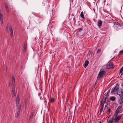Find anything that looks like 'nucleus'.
<instances>
[{"label": "nucleus", "mask_w": 123, "mask_h": 123, "mask_svg": "<svg viewBox=\"0 0 123 123\" xmlns=\"http://www.w3.org/2000/svg\"><path fill=\"white\" fill-rule=\"evenodd\" d=\"M105 73L106 72L105 71L102 70H100L97 79H99L105 76Z\"/></svg>", "instance_id": "1"}, {"label": "nucleus", "mask_w": 123, "mask_h": 123, "mask_svg": "<svg viewBox=\"0 0 123 123\" xmlns=\"http://www.w3.org/2000/svg\"><path fill=\"white\" fill-rule=\"evenodd\" d=\"M119 86L118 84H117L116 85V86L114 88H112L111 92V93L115 92L116 91L117 92L119 90Z\"/></svg>", "instance_id": "2"}, {"label": "nucleus", "mask_w": 123, "mask_h": 123, "mask_svg": "<svg viewBox=\"0 0 123 123\" xmlns=\"http://www.w3.org/2000/svg\"><path fill=\"white\" fill-rule=\"evenodd\" d=\"M114 25H115L116 27V29L117 31L118 30V29H120L122 26L121 24H120L119 23L117 22H115Z\"/></svg>", "instance_id": "3"}, {"label": "nucleus", "mask_w": 123, "mask_h": 123, "mask_svg": "<svg viewBox=\"0 0 123 123\" xmlns=\"http://www.w3.org/2000/svg\"><path fill=\"white\" fill-rule=\"evenodd\" d=\"M104 106H99V110L97 113V115L98 117H100L102 112L103 111Z\"/></svg>", "instance_id": "4"}, {"label": "nucleus", "mask_w": 123, "mask_h": 123, "mask_svg": "<svg viewBox=\"0 0 123 123\" xmlns=\"http://www.w3.org/2000/svg\"><path fill=\"white\" fill-rule=\"evenodd\" d=\"M117 94H118L120 97L123 96V89H121L117 92Z\"/></svg>", "instance_id": "5"}, {"label": "nucleus", "mask_w": 123, "mask_h": 123, "mask_svg": "<svg viewBox=\"0 0 123 123\" xmlns=\"http://www.w3.org/2000/svg\"><path fill=\"white\" fill-rule=\"evenodd\" d=\"M113 66L114 64L110 62L107 65L106 68L107 69H112L114 67Z\"/></svg>", "instance_id": "6"}, {"label": "nucleus", "mask_w": 123, "mask_h": 123, "mask_svg": "<svg viewBox=\"0 0 123 123\" xmlns=\"http://www.w3.org/2000/svg\"><path fill=\"white\" fill-rule=\"evenodd\" d=\"M10 33L11 37H12L13 36V31L12 29V26L11 25L9 27Z\"/></svg>", "instance_id": "7"}, {"label": "nucleus", "mask_w": 123, "mask_h": 123, "mask_svg": "<svg viewBox=\"0 0 123 123\" xmlns=\"http://www.w3.org/2000/svg\"><path fill=\"white\" fill-rule=\"evenodd\" d=\"M18 106L17 109V117H18L20 114L21 109V107L20 105H18Z\"/></svg>", "instance_id": "8"}, {"label": "nucleus", "mask_w": 123, "mask_h": 123, "mask_svg": "<svg viewBox=\"0 0 123 123\" xmlns=\"http://www.w3.org/2000/svg\"><path fill=\"white\" fill-rule=\"evenodd\" d=\"M107 120L108 123H112L113 121L114 118L113 117L112 118L110 117V116L108 118Z\"/></svg>", "instance_id": "9"}, {"label": "nucleus", "mask_w": 123, "mask_h": 123, "mask_svg": "<svg viewBox=\"0 0 123 123\" xmlns=\"http://www.w3.org/2000/svg\"><path fill=\"white\" fill-rule=\"evenodd\" d=\"M121 118V116L118 115L116 117H115L114 119V120L116 122H117Z\"/></svg>", "instance_id": "10"}, {"label": "nucleus", "mask_w": 123, "mask_h": 123, "mask_svg": "<svg viewBox=\"0 0 123 123\" xmlns=\"http://www.w3.org/2000/svg\"><path fill=\"white\" fill-rule=\"evenodd\" d=\"M118 102V104H121L123 103V96L122 97H120V99H119Z\"/></svg>", "instance_id": "11"}, {"label": "nucleus", "mask_w": 123, "mask_h": 123, "mask_svg": "<svg viewBox=\"0 0 123 123\" xmlns=\"http://www.w3.org/2000/svg\"><path fill=\"white\" fill-rule=\"evenodd\" d=\"M106 100H105V99H102L101 101L100 105V106H104V104Z\"/></svg>", "instance_id": "12"}, {"label": "nucleus", "mask_w": 123, "mask_h": 123, "mask_svg": "<svg viewBox=\"0 0 123 123\" xmlns=\"http://www.w3.org/2000/svg\"><path fill=\"white\" fill-rule=\"evenodd\" d=\"M19 102V99L18 96H17L16 98V105H19L18 104Z\"/></svg>", "instance_id": "13"}, {"label": "nucleus", "mask_w": 123, "mask_h": 123, "mask_svg": "<svg viewBox=\"0 0 123 123\" xmlns=\"http://www.w3.org/2000/svg\"><path fill=\"white\" fill-rule=\"evenodd\" d=\"M89 64V62L88 60H86L83 66L85 68Z\"/></svg>", "instance_id": "14"}, {"label": "nucleus", "mask_w": 123, "mask_h": 123, "mask_svg": "<svg viewBox=\"0 0 123 123\" xmlns=\"http://www.w3.org/2000/svg\"><path fill=\"white\" fill-rule=\"evenodd\" d=\"M102 21L100 20H98V26L99 27H101L102 25Z\"/></svg>", "instance_id": "15"}, {"label": "nucleus", "mask_w": 123, "mask_h": 123, "mask_svg": "<svg viewBox=\"0 0 123 123\" xmlns=\"http://www.w3.org/2000/svg\"><path fill=\"white\" fill-rule=\"evenodd\" d=\"M109 96V95H107L106 93L103 96V99H105V100H106V99H107Z\"/></svg>", "instance_id": "16"}, {"label": "nucleus", "mask_w": 123, "mask_h": 123, "mask_svg": "<svg viewBox=\"0 0 123 123\" xmlns=\"http://www.w3.org/2000/svg\"><path fill=\"white\" fill-rule=\"evenodd\" d=\"M5 7L6 10L7 11V12H9V9L8 8V5L6 3L5 5Z\"/></svg>", "instance_id": "17"}, {"label": "nucleus", "mask_w": 123, "mask_h": 123, "mask_svg": "<svg viewBox=\"0 0 123 123\" xmlns=\"http://www.w3.org/2000/svg\"><path fill=\"white\" fill-rule=\"evenodd\" d=\"M122 107V106H119L117 108V111H118L119 112L121 110Z\"/></svg>", "instance_id": "18"}, {"label": "nucleus", "mask_w": 123, "mask_h": 123, "mask_svg": "<svg viewBox=\"0 0 123 123\" xmlns=\"http://www.w3.org/2000/svg\"><path fill=\"white\" fill-rule=\"evenodd\" d=\"M116 97L114 96H112L109 99L112 101H114Z\"/></svg>", "instance_id": "19"}, {"label": "nucleus", "mask_w": 123, "mask_h": 123, "mask_svg": "<svg viewBox=\"0 0 123 123\" xmlns=\"http://www.w3.org/2000/svg\"><path fill=\"white\" fill-rule=\"evenodd\" d=\"M80 16L82 18H83L84 19H85V18L84 16V15L83 12H82L80 14Z\"/></svg>", "instance_id": "20"}, {"label": "nucleus", "mask_w": 123, "mask_h": 123, "mask_svg": "<svg viewBox=\"0 0 123 123\" xmlns=\"http://www.w3.org/2000/svg\"><path fill=\"white\" fill-rule=\"evenodd\" d=\"M12 93H15V86H14L12 88Z\"/></svg>", "instance_id": "21"}, {"label": "nucleus", "mask_w": 123, "mask_h": 123, "mask_svg": "<svg viewBox=\"0 0 123 123\" xmlns=\"http://www.w3.org/2000/svg\"><path fill=\"white\" fill-rule=\"evenodd\" d=\"M108 104H109V103L107 102L106 104L105 105V107L104 108V111H105V110L108 107Z\"/></svg>", "instance_id": "22"}, {"label": "nucleus", "mask_w": 123, "mask_h": 123, "mask_svg": "<svg viewBox=\"0 0 123 123\" xmlns=\"http://www.w3.org/2000/svg\"><path fill=\"white\" fill-rule=\"evenodd\" d=\"M119 113V112L117 111H116L115 112L114 114V116L115 117H116L117 116V115L118 114V113Z\"/></svg>", "instance_id": "23"}, {"label": "nucleus", "mask_w": 123, "mask_h": 123, "mask_svg": "<svg viewBox=\"0 0 123 123\" xmlns=\"http://www.w3.org/2000/svg\"><path fill=\"white\" fill-rule=\"evenodd\" d=\"M54 100H55V99H54V98H50V100H49V101L51 103H52L54 101Z\"/></svg>", "instance_id": "24"}, {"label": "nucleus", "mask_w": 123, "mask_h": 123, "mask_svg": "<svg viewBox=\"0 0 123 123\" xmlns=\"http://www.w3.org/2000/svg\"><path fill=\"white\" fill-rule=\"evenodd\" d=\"M82 30V28H79L78 29V33H79L80 32H81V31Z\"/></svg>", "instance_id": "25"}, {"label": "nucleus", "mask_w": 123, "mask_h": 123, "mask_svg": "<svg viewBox=\"0 0 123 123\" xmlns=\"http://www.w3.org/2000/svg\"><path fill=\"white\" fill-rule=\"evenodd\" d=\"M103 27L105 29H108V26H107V25H105Z\"/></svg>", "instance_id": "26"}, {"label": "nucleus", "mask_w": 123, "mask_h": 123, "mask_svg": "<svg viewBox=\"0 0 123 123\" xmlns=\"http://www.w3.org/2000/svg\"><path fill=\"white\" fill-rule=\"evenodd\" d=\"M101 52V50L100 49H98L97 51V53H100Z\"/></svg>", "instance_id": "27"}, {"label": "nucleus", "mask_w": 123, "mask_h": 123, "mask_svg": "<svg viewBox=\"0 0 123 123\" xmlns=\"http://www.w3.org/2000/svg\"><path fill=\"white\" fill-rule=\"evenodd\" d=\"M34 114L33 112H32L30 116V118H31L32 117L33 114Z\"/></svg>", "instance_id": "28"}, {"label": "nucleus", "mask_w": 123, "mask_h": 123, "mask_svg": "<svg viewBox=\"0 0 123 123\" xmlns=\"http://www.w3.org/2000/svg\"><path fill=\"white\" fill-rule=\"evenodd\" d=\"M15 78L14 77H13L12 78V82H15Z\"/></svg>", "instance_id": "29"}, {"label": "nucleus", "mask_w": 123, "mask_h": 123, "mask_svg": "<svg viewBox=\"0 0 123 123\" xmlns=\"http://www.w3.org/2000/svg\"><path fill=\"white\" fill-rule=\"evenodd\" d=\"M89 54L90 55H92V54H93V52L92 51H89Z\"/></svg>", "instance_id": "30"}, {"label": "nucleus", "mask_w": 123, "mask_h": 123, "mask_svg": "<svg viewBox=\"0 0 123 123\" xmlns=\"http://www.w3.org/2000/svg\"><path fill=\"white\" fill-rule=\"evenodd\" d=\"M27 47V44L26 43H25L24 44V47L26 48Z\"/></svg>", "instance_id": "31"}, {"label": "nucleus", "mask_w": 123, "mask_h": 123, "mask_svg": "<svg viewBox=\"0 0 123 123\" xmlns=\"http://www.w3.org/2000/svg\"><path fill=\"white\" fill-rule=\"evenodd\" d=\"M3 19H0V22L1 23V24L3 23Z\"/></svg>", "instance_id": "32"}, {"label": "nucleus", "mask_w": 123, "mask_h": 123, "mask_svg": "<svg viewBox=\"0 0 123 123\" xmlns=\"http://www.w3.org/2000/svg\"><path fill=\"white\" fill-rule=\"evenodd\" d=\"M110 89L107 92V93H106L107 94V95H109V94L110 93Z\"/></svg>", "instance_id": "33"}, {"label": "nucleus", "mask_w": 123, "mask_h": 123, "mask_svg": "<svg viewBox=\"0 0 123 123\" xmlns=\"http://www.w3.org/2000/svg\"><path fill=\"white\" fill-rule=\"evenodd\" d=\"M16 96V93H13L12 94V97H14V96Z\"/></svg>", "instance_id": "34"}, {"label": "nucleus", "mask_w": 123, "mask_h": 123, "mask_svg": "<svg viewBox=\"0 0 123 123\" xmlns=\"http://www.w3.org/2000/svg\"><path fill=\"white\" fill-rule=\"evenodd\" d=\"M0 19H3V16L2 15H0Z\"/></svg>", "instance_id": "35"}, {"label": "nucleus", "mask_w": 123, "mask_h": 123, "mask_svg": "<svg viewBox=\"0 0 123 123\" xmlns=\"http://www.w3.org/2000/svg\"><path fill=\"white\" fill-rule=\"evenodd\" d=\"M6 30L7 31H8V26H6Z\"/></svg>", "instance_id": "36"}, {"label": "nucleus", "mask_w": 123, "mask_h": 123, "mask_svg": "<svg viewBox=\"0 0 123 123\" xmlns=\"http://www.w3.org/2000/svg\"><path fill=\"white\" fill-rule=\"evenodd\" d=\"M111 111V109L110 108H109L108 109V112L109 113H110Z\"/></svg>", "instance_id": "37"}, {"label": "nucleus", "mask_w": 123, "mask_h": 123, "mask_svg": "<svg viewBox=\"0 0 123 123\" xmlns=\"http://www.w3.org/2000/svg\"><path fill=\"white\" fill-rule=\"evenodd\" d=\"M122 72L123 71H122L120 69V71L119 73V74H121V73H122Z\"/></svg>", "instance_id": "38"}, {"label": "nucleus", "mask_w": 123, "mask_h": 123, "mask_svg": "<svg viewBox=\"0 0 123 123\" xmlns=\"http://www.w3.org/2000/svg\"><path fill=\"white\" fill-rule=\"evenodd\" d=\"M119 53H123V50H121L119 52Z\"/></svg>", "instance_id": "39"}, {"label": "nucleus", "mask_w": 123, "mask_h": 123, "mask_svg": "<svg viewBox=\"0 0 123 123\" xmlns=\"http://www.w3.org/2000/svg\"><path fill=\"white\" fill-rule=\"evenodd\" d=\"M120 70H121L122 71H123V66L120 69Z\"/></svg>", "instance_id": "40"}, {"label": "nucleus", "mask_w": 123, "mask_h": 123, "mask_svg": "<svg viewBox=\"0 0 123 123\" xmlns=\"http://www.w3.org/2000/svg\"><path fill=\"white\" fill-rule=\"evenodd\" d=\"M24 48V50H25V51L26 50V48Z\"/></svg>", "instance_id": "41"}, {"label": "nucleus", "mask_w": 123, "mask_h": 123, "mask_svg": "<svg viewBox=\"0 0 123 123\" xmlns=\"http://www.w3.org/2000/svg\"><path fill=\"white\" fill-rule=\"evenodd\" d=\"M25 108H26L27 107V105L26 103H25Z\"/></svg>", "instance_id": "42"}, {"label": "nucleus", "mask_w": 123, "mask_h": 123, "mask_svg": "<svg viewBox=\"0 0 123 123\" xmlns=\"http://www.w3.org/2000/svg\"><path fill=\"white\" fill-rule=\"evenodd\" d=\"M7 68H6L5 69V71H6V72L7 71Z\"/></svg>", "instance_id": "43"}, {"label": "nucleus", "mask_w": 123, "mask_h": 123, "mask_svg": "<svg viewBox=\"0 0 123 123\" xmlns=\"http://www.w3.org/2000/svg\"><path fill=\"white\" fill-rule=\"evenodd\" d=\"M49 6H48V9L49 10Z\"/></svg>", "instance_id": "44"}, {"label": "nucleus", "mask_w": 123, "mask_h": 123, "mask_svg": "<svg viewBox=\"0 0 123 123\" xmlns=\"http://www.w3.org/2000/svg\"><path fill=\"white\" fill-rule=\"evenodd\" d=\"M73 19L74 20H75V17Z\"/></svg>", "instance_id": "45"}, {"label": "nucleus", "mask_w": 123, "mask_h": 123, "mask_svg": "<svg viewBox=\"0 0 123 123\" xmlns=\"http://www.w3.org/2000/svg\"><path fill=\"white\" fill-rule=\"evenodd\" d=\"M23 68V67L22 66L21 67V69Z\"/></svg>", "instance_id": "46"}, {"label": "nucleus", "mask_w": 123, "mask_h": 123, "mask_svg": "<svg viewBox=\"0 0 123 123\" xmlns=\"http://www.w3.org/2000/svg\"><path fill=\"white\" fill-rule=\"evenodd\" d=\"M74 23L76 22V20H74Z\"/></svg>", "instance_id": "47"}, {"label": "nucleus", "mask_w": 123, "mask_h": 123, "mask_svg": "<svg viewBox=\"0 0 123 123\" xmlns=\"http://www.w3.org/2000/svg\"><path fill=\"white\" fill-rule=\"evenodd\" d=\"M104 110L103 111V114H104Z\"/></svg>", "instance_id": "48"}, {"label": "nucleus", "mask_w": 123, "mask_h": 123, "mask_svg": "<svg viewBox=\"0 0 123 123\" xmlns=\"http://www.w3.org/2000/svg\"><path fill=\"white\" fill-rule=\"evenodd\" d=\"M2 15L1 12H0V15Z\"/></svg>", "instance_id": "49"}, {"label": "nucleus", "mask_w": 123, "mask_h": 123, "mask_svg": "<svg viewBox=\"0 0 123 123\" xmlns=\"http://www.w3.org/2000/svg\"><path fill=\"white\" fill-rule=\"evenodd\" d=\"M122 115H123L122 114L121 115V116H122Z\"/></svg>", "instance_id": "50"}, {"label": "nucleus", "mask_w": 123, "mask_h": 123, "mask_svg": "<svg viewBox=\"0 0 123 123\" xmlns=\"http://www.w3.org/2000/svg\"><path fill=\"white\" fill-rule=\"evenodd\" d=\"M99 123H101V121L100 122H99Z\"/></svg>", "instance_id": "51"}]
</instances>
